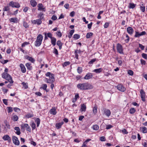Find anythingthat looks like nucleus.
<instances>
[{
	"label": "nucleus",
	"instance_id": "f257e3e1",
	"mask_svg": "<svg viewBox=\"0 0 147 147\" xmlns=\"http://www.w3.org/2000/svg\"><path fill=\"white\" fill-rule=\"evenodd\" d=\"M77 88L82 90H87L92 89L93 88V86L89 83H84L78 84L77 85Z\"/></svg>",
	"mask_w": 147,
	"mask_h": 147
},
{
	"label": "nucleus",
	"instance_id": "f03ea898",
	"mask_svg": "<svg viewBox=\"0 0 147 147\" xmlns=\"http://www.w3.org/2000/svg\"><path fill=\"white\" fill-rule=\"evenodd\" d=\"M46 76L49 78H46V82L49 83H53L55 81V78L54 77L53 74L50 72H47Z\"/></svg>",
	"mask_w": 147,
	"mask_h": 147
},
{
	"label": "nucleus",
	"instance_id": "7ed1b4c3",
	"mask_svg": "<svg viewBox=\"0 0 147 147\" xmlns=\"http://www.w3.org/2000/svg\"><path fill=\"white\" fill-rule=\"evenodd\" d=\"M43 39V36L41 34H39L37 36L36 40L35 42V45L36 47H39L41 44Z\"/></svg>",
	"mask_w": 147,
	"mask_h": 147
},
{
	"label": "nucleus",
	"instance_id": "20e7f679",
	"mask_svg": "<svg viewBox=\"0 0 147 147\" xmlns=\"http://www.w3.org/2000/svg\"><path fill=\"white\" fill-rule=\"evenodd\" d=\"M9 5L10 6L12 7H15L16 8H19L20 6V4L17 2H13V1H10L9 3Z\"/></svg>",
	"mask_w": 147,
	"mask_h": 147
},
{
	"label": "nucleus",
	"instance_id": "39448f33",
	"mask_svg": "<svg viewBox=\"0 0 147 147\" xmlns=\"http://www.w3.org/2000/svg\"><path fill=\"white\" fill-rule=\"evenodd\" d=\"M21 127L22 129H24L25 128L26 130L29 132H31V129L29 125L27 123L23 124L21 125Z\"/></svg>",
	"mask_w": 147,
	"mask_h": 147
},
{
	"label": "nucleus",
	"instance_id": "423d86ee",
	"mask_svg": "<svg viewBox=\"0 0 147 147\" xmlns=\"http://www.w3.org/2000/svg\"><path fill=\"white\" fill-rule=\"evenodd\" d=\"M117 52L121 54H123L122 46L119 43L117 44Z\"/></svg>",
	"mask_w": 147,
	"mask_h": 147
},
{
	"label": "nucleus",
	"instance_id": "0eeeda50",
	"mask_svg": "<svg viewBox=\"0 0 147 147\" xmlns=\"http://www.w3.org/2000/svg\"><path fill=\"white\" fill-rule=\"evenodd\" d=\"M117 88L118 90L121 92H124L126 90L124 86L121 84H118L117 86Z\"/></svg>",
	"mask_w": 147,
	"mask_h": 147
},
{
	"label": "nucleus",
	"instance_id": "6e6552de",
	"mask_svg": "<svg viewBox=\"0 0 147 147\" xmlns=\"http://www.w3.org/2000/svg\"><path fill=\"white\" fill-rule=\"evenodd\" d=\"M140 96L141 99L142 101L144 102L145 101V93L144 90L142 89L140 90Z\"/></svg>",
	"mask_w": 147,
	"mask_h": 147
},
{
	"label": "nucleus",
	"instance_id": "1a4fd4ad",
	"mask_svg": "<svg viewBox=\"0 0 147 147\" xmlns=\"http://www.w3.org/2000/svg\"><path fill=\"white\" fill-rule=\"evenodd\" d=\"M12 139L13 143L16 145H19V141L18 140L17 137L15 136H13Z\"/></svg>",
	"mask_w": 147,
	"mask_h": 147
},
{
	"label": "nucleus",
	"instance_id": "9d476101",
	"mask_svg": "<svg viewBox=\"0 0 147 147\" xmlns=\"http://www.w3.org/2000/svg\"><path fill=\"white\" fill-rule=\"evenodd\" d=\"M146 33L145 31H143L140 33H139L138 32L136 31L134 37H139L140 36L145 35Z\"/></svg>",
	"mask_w": 147,
	"mask_h": 147
},
{
	"label": "nucleus",
	"instance_id": "9b49d317",
	"mask_svg": "<svg viewBox=\"0 0 147 147\" xmlns=\"http://www.w3.org/2000/svg\"><path fill=\"white\" fill-rule=\"evenodd\" d=\"M32 24L37 25H40L42 23V21L40 19H38L36 20H34L32 21Z\"/></svg>",
	"mask_w": 147,
	"mask_h": 147
},
{
	"label": "nucleus",
	"instance_id": "f8f14e48",
	"mask_svg": "<svg viewBox=\"0 0 147 147\" xmlns=\"http://www.w3.org/2000/svg\"><path fill=\"white\" fill-rule=\"evenodd\" d=\"M37 7H38V10L43 11H45V8L44 7L42 3H39Z\"/></svg>",
	"mask_w": 147,
	"mask_h": 147
},
{
	"label": "nucleus",
	"instance_id": "ddd939ff",
	"mask_svg": "<svg viewBox=\"0 0 147 147\" xmlns=\"http://www.w3.org/2000/svg\"><path fill=\"white\" fill-rule=\"evenodd\" d=\"M56 109L55 107H53L52 108L50 109L49 111L50 114L54 115H55L57 113Z\"/></svg>",
	"mask_w": 147,
	"mask_h": 147
},
{
	"label": "nucleus",
	"instance_id": "4468645a",
	"mask_svg": "<svg viewBox=\"0 0 147 147\" xmlns=\"http://www.w3.org/2000/svg\"><path fill=\"white\" fill-rule=\"evenodd\" d=\"M20 67L21 69L22 72L23 73H25L26 71V69L24 65L22 64L21 63L20 65Z\"/></svg>",
	"mask_w": 147,
	"mask_h": 147
},
{
	"label": "nucleus",
	"instance_id": "2eb2a0df",
	"mask_svg": "<svg viewBox=\"0 0 147 147\" xmlns=\"http://www.w3.org/2000/svg\"><path fill=\"white\" fill-rule=\"evenodd\" d=\"M104 112L105 115L109 117L111 114V112L109 110L107 109H104Z\"/></svg>",
	"mask_w": 147,
	"mask_h": 147
},
{
	"label": "nucleus",
	"instance_id": "dca6fc26",
	"mask_svg": "<svg viewBox=\"0 0 147 147\" xmlns=\"http://www.w3.org/2000/svg\"><path fill=\"white\" fill-rule=\"evenodd\" d=\"M25 57L26 59L28 60L32 63H33L35 61V60L32 57L29 56L28 55L25 56Z\"/></svg>",
	"mask_w": 147,
	"mask_h": 147
},
{
	"label": "nucleus",
	"instance_id": "f3484780",
	"mask_svg": "<svg viewBox=\"0 0 147 147\" xmlns=\"http://www.w3.org/2000/svg\"><path fill=\"white\" fill-rule=\"evenodd\" d=\"M93 75L91 73H88L84 77V78L85 80H88L91 78Z\"/></svg>",
	"mask_w": 147,
	"mask_h": 147
},
{
	"label": "nucleus",
	"instance_id": "a211bd4d",
	"mask_svg": "<svg viewBox=\"0 0 147 147\" xmlns=\"http://www.w3.org/2000/svg\"><path fill=\"white\" fill-rule=\"evenodd\" d=\"M2 139L4 140H7L8 142L11 141V139L9 136L8 135L4 136L3 137Z\"/></svg>",
	"mask_w": 147,
	"mask_h": 147
},
{
	"label": "nucleus",
	"instance_id": "6ab92c4d",
	"mask_svg": "<svg viewBox=\"0 0 147 147\" xmlns=\"http://www.w3.org/2000/svg\"><path fill=\"white\" fill-rule=\"evenodd\" d=\"M127 31L128 33L131 35L134 32L133 29L130 27H129L127 28Z\"/></svg>",
	"mask_w": 147,
	"mask_h": 147
},
{
	"label": "nucleus",
	"instance_id": "aec40b11",
	"mask_svg": "<svg viewBox=\"0 0 147 147\" xmlns=\"http://www.w3.org/2000/svg\"><path fill=\"white\" fill-rule=\"evenodd\" d=\"M91 140V139H87L83 143V144L82 146V147H88V146L86 145V144H87L88 142L90 141Z\"/></svg>",
	"mask_w": 147,
	"mask_h": 147
},
{
	"label": "nucleus",
	"instance_id": "412c9836",
	"mask_svg": "<svg viewBox=\"0 0 147 147\" xmlns=\"http://www.w3.org/2000/svg\"><path fill=\"white\" fill-rule=\"evenodd\" d=\"M63 123V122L56 123L55 124V127L57 129H59L61 128Z\"/></svg>",
	"mask_w": 147,
	"mask_h": 147
},
{
	"label": "nucleus",
	"instance_id": "4be33fe9",
	"mask_svg": "<svg viewBox=\"0 0 147 147\" xmlns=\"http://www.w3.org/2000/svg\"><path fill=\"white\" fill-rule=\"evenodd\" d=\"M86 107L84 104H82L81 105L80 111L82 112H85L86 110Z\"/></svg>",
	"mask_w": 147,
	"mask_h": 147
},
{
	"label": "nucleus",
	"instance_id": "5701e85b",
	"mask_svg": "<svg viewBox=\"0 0 147 147\" xmlns=\"http://www.w3.org/2000/svg\"><path fill=\"white\" fill-rule=\"evenodd\" d=\"M25 65L28 69L30 70L32 69V67L31 66V64L30 63H26Z\"/></svg>",
	"mask_w": 147,
	"mask_h": 147
},
{
	"label": "nucleus",
	"instance_id": "b1692460",
	"mask_svg": "<svg viewBox=\"0 0 147 147\" xmlns=\"http://www.w3.org/2000/svg\"><path fill=\"white\" fill-rule=\"evenodd\" d=\"M8 76V77L6 79V80H7L9 83H13V80L11 76L10 75H9Z\"/></svg>",
	"mask_w": 147,
	"mask_h": 147
},
{
	"label": "nucleus",
	"instance_id": "393cba45",
	"mask_svg": "<svg viewBox=\"0 0 147 147\" xmlns=\"http://www.w3.org/2000/svg\"><path fill=\"white\" fill-rule=\"evenodd\" d=\"M9 75L7 73L3 72L2 74V77L3 78L6 79V78L8 77Z\"/></svg>",
	"mask_w": 147,
	"mask_h": 147
},
{
	"label": "nucleus",
	"instance_id": "a878e982",
	"mask_svg": "<svg viewBox=\"0 0 147 147\" xmlns=\"http://www.w3.org/2000/svg\"><path fill=\"white\" fill-rule=\"evenodd\" d=\"M9 75L7 73L3 72L2 74V77L3 78L6 79V78L8 77Z\"/></svg>",
	"mask_w": 147,
	"mask_h": 147
},
{
	"label": "nucleus",
	"instance_id": "bb28decb",
	"mask_svg": "<svg viewBox=\"0 0 147 147\" xmlns=\"http://www.w3.org/2000/svg\"><path fill=\"white\" fill-rule=\"evenodd\" d=\"M30 3L31 5L33 7H35L37 4V3L34 0H31Z\"/></svg>",
	"mask_w": 147,
	"mask_h": 147
},
{
	"label": "nucleus",
	"instance_id": "cd10ccee",
	"mask_svg": "<svg viewBox=\"0 0 147 147\" xmlns=\"http://www.w3.org/2000/svg\"><path fill=\"white\" fill-rule=\"evenodd\" d=\"M51 43L52 44L53 46H55L56 45V39L55 37L52 38L51 39Z\"/></svg>",
	"mask_w": 147,
	"mask_h": 147
},
{
	"label": "nucleus",
	"instance_id": "c85d7f7f",
	"mask_svg": "<svg viewBox=\"0 0 147 147\" xmlns=\"http://www.w3.org/2000/svg\"><path fill=\"white\" fill-rule=\"evenodd\" d=\"M102 70L103 69L102 68H99L95 69L93 70V71L97 73H99L101 72Z\"/></svg>",
	"mask_w": 147,
	"mask_h": 147
},
{
	"label": "nucleus",
	"instance_id": "c756f323",
	"mask_svg": "<svg viewBox=\"0 0 147 147\" xmlns=\"http://www.w3.org/2000/svg\"><path fill=\"white\" fill-rule=\"evenodd\" d=\"M57 45L59 46V49H61L62 48V46L63 43L60 40H58L57 42Z\"/></svg>",
	"mask_w": 147,
	"mask_h": 147
},
{
	"label": "nucleus",
	"instance_id": "7c9ffc66",
	"mask_svg": "<svg viewBox=\"0 0 147 147\" xmlns=\"http://www.w3.org/2000/svg\"><path fill=\"white\" fill-rule=\"evenodd\" d=\"M140 129L142 131L143 133H146L147 132V128L145 127H140Z\"/></svg>",
	"mask_w": 147,
	"mask_h": 147
},
{
	"label": "nucleus",
	"instance_id": "2f4dec72",
	"mask_svg": "<svg viewBox=\"0 0 147 147\" xmlns=\"http://www.w3.org/2000/svg\"><path fill=\"white\" fill-rule=\"evenodd\" d=\"M15 130L17 131L15 132L18 135H20V129L18 127H15L14 128Z\"/></svg>",
	"mask_w": 147,
	"mask_h": 147
},
{
	"label": "nucleus",
	"instance_id": "473e14b6",
	"mask_svg": "<svg viewBox=\"0 0 147 147\" xmlns=\"http://www.w3.org/2000/svg\"><path fill=\"white\" fill-rule=\"evenodd\" d=\"M47 87V85L46 84H44L42 85V86L40 87V89H43L44 90H45L46 92H48L46 88Z\"/></svg>",
	"mask_w": 147,
	"mask_h": 147
},
{
	"label": "nucleus",
	"instance_id": "72a5a7b5",
	"mask_svg": "<svg viewBox=\"0 0 147 147\" xmlns=\"http://www.w3.org/2000/svg\"><path fill=\"white\" fill-rule=\"evenodd\" d=\"M136 5V4L134 3H129L128 6V7L129 9H133Z\"/></svg>",
	"mask_w": 147,
	"mask_h": 147
},
{
	"label": "nucleus",
	"instance_id": "f704fd0d",
	"mask_svg": "<svg viewBox=\"0 0 147 147\" xmlns=\"http://www.w3.org/2000/svg\"><path fill=\"white\" fill-rule=\"evenodd\" d=\"M80 53V51L78 50H76L75 51L74 53L75 54V58L77 59H78V53Z\"/></svg>",
	"mask_w": 147,
	"mask_h": 147
},
{
	"label": "nucleus",
	"instance_id": "c9c22d12",
	"mask_svg": "<svg viewBox=\"0 0 147 147\" xmlns=\"http://www.w3.org/2000/svg\"><path fill=\"white\" fill-rule=\"evenodd\" d=\"M74 30H72L70 31L69 32V35L68 37L70 38H71L72 35L74 33Z\"/></svg>",
	"mask_w": 147,
	"mask_h": 147
},
{
	"label": "nucleus",
	"instance_id": "e433bc0d",
	"mask_svg": "<svg viewBox=\"0 0 147 147\" xmlns=\"http://www.w3.org/2000/svg\"><path fill=\"white\" fill-rule=\"evenodd\" d=\"M93 35V33L92 32H89L87 33L86 35V38H90Z\"/></svg>",
	"mask_w": 147,
	"mask_h": 147
},
{
	"label": "nucleus",
	"instance_id": "4c0bfd02",
	"mask_svg": "<svg viewBox=\"0 0 147 147\" xmlns=\"http://www.w3.org/2000/svg\"><path fill=\"white\" fill-rule=\"evenodd\" d=\"M18 119V116L16 115H14L12 117V119L14 121H17Z\"/></svg>",
	"mask_w": 147,
	"mask_h": 147
},
{
	"label": "nucleus",
	"instance_id": "58836bf2",
	"mask_svg": "<svg viewBox=\"0 0 147 147\" xmlns=\"http://www.w3.org/2000/svg\"><path fill=\"white\" fill-rule=\"evenodd\" d=\"M136 111V109L134 108H131L129 109V113L131 114L134 113Z\"/></svg>",
	"mask_w": 147,
	"mask_h": 147
},
{
	"label": "nucleus",
	"instance_id": "ea45409f",
	"mask_svg": "<svg viewBox=\"0 0 147 147\" xmlns=\"http://www.w3.org/2000/svg\"><path fill=\"white\" fill-rule=\"evenodd\" d=\"M35 121L36 123L37 126L38 127L40 123V119L38 118H37L35 120Z\"/></svg>",
	"mask_w": 147,
	"mask_h": 147
},
{
	"label": "nucleus",
	"instance_id": "a19ab883",
	"mask_svg": "<svg viewBox=\"0 0 147 147\" xmlns=\"http://www.w3.org/2000/svg\"><path fill=\"white\" fill-rule=\"evenodd\" d=\"M22 84L23 87L25 89H26L28 88V83H27L23 82L22 83Z\"/></svg>",
	"mask_w": 147,
	"mask_h": 147
},
{
	"label": "nucleus",
	"instance_id": "79ce46f5",
	"mask_svg": "<svg viewBox=\"0 0 147 147\" xmlns=\"http://www.w3.org/2000/svg\"><path fill=\"white\" fill-rule=\"evenodd\" d=\"M38 17L41 20L43 19L44 18L43 14L42 13H40L38 16Z\"/></svg>",
	"mask_w": 147,
	"mask_h": 147
},
{
	"label": "nucleus",
	"instance_id": "37998d69",
	"mask_svg": "<svg viewBox=\"0 0 147 147\" xmlns=\"http://www.w3.org/2000/svg\"><path fill=\"white\" fill-rule=\"evenodd\" d=\"M92 111H93V113L94 114H96V113L97 112V107L96 106H95V107H94L93 108Z\"/></svg>",
	"mask_w": 147,
	"mask_h": 147
},
{
	"label": "nucleus",
	"instance_id": "c03bdc74",
	"mask_svg": "<svg viewBox=\"0 0 147 147\" xmlns=\"http://www.w3.org/2000/svg\"><path fill=\"white\" fill-rule=\"evenodd\" d=\"M80 38V35L79 34H75L73 36V38L75 39V40H77L79 38Z\"/></svg>",
	"mask_w": 147,
	"mask_h": 147
},
{
	"label": "nucleus",
	"instance_id": "a18cd8bd",
	"mask_svg": "<svg viewBox=\"0 0 147 147\" xmlns=\"http://www.w3.org/2000/svg\"><path fill=\"white\" fill-rule=\"evenodd\" d=\"M30 125L32 127V130H34L35 129L36 127V124L33 121L31 123V124H30Z\"/></svg>",
	"mask_w": 147,
	"mask_h": 147
},
{
	"label": "nucleus",
	"instance_id": "49530a36",
	"mask_svg": "<svg viewBox=\"0 0 147 147\" xmlns=\"http://www.w3.org/2000/svg\"><path fill=\"white\" fill-rule=\"evenodd\" d=\"M92 128L94 130H97L99 129V127L98 125H93Z\"/></svg>",
	"mask_w": 147,
	"mask_h": 147
},
{
	"label": "nucleus",
	"instance_id": "de8ad7c7",
	"mask_svg": "<svg viewBox=\"0 0 147 147\" xmlns=\"http://www.w3.org/2000/svg\"><path fill=\"white\" fill-rule=\"evenodd\" d=\"M33 116V114H30V113H28L27 115H26L25 116V117L27 118H31V117H32Z\"/></svg>",
	"mask_w": 147,
	"mask_h": 147
},
{
	"label": "nucleus",
	"instance_id": "09e8293b",
	"mask_svg": "<svg viewBox=\"0 0 147 147\" xmlns=\"http://www.w3.org/2000/svg\"><path fill=\"white\" fill-rule=\"evenodd\" d=\"M11 22L15 23L17 21V18H11L9 19Z\"/></svg>",
	"mask_w": 147,
	"mask_h": 147
},
{
	"label": "nucleus",
	"instance_id": "8fccbe9b",
	"mask_svg": "<svg viewBox=\"0 0 147 147\" xmlns=\"http://www.w3.org/2000/svg\"><path fill=\"white\" fill-rule=\"evenodd\" d=\"M70 64V63L69 61H66L62 65L63 67H65L67 65H69Z\"/></svg>",
	"mask_w": 147,
	"mask_h": 147
},
{
	"label": "nucleus",
	"instance_id": "3c124183",
	"mask_svg": "<svg viewBox=\"0 0 147 147\" xmlns=\"http://www.w3.org/2000/svg\"><path fill=\"white\" fill-rule=\"evenodd\" d=\"M7 109L8 113H10L13 111V109L11 107H7Z\"/></svg>",
	"mask_w": 147,
	"mask_h": 147
},
{
	"label": "nucleus",
	"instance_id": "603ef678",
	"mask_svg": "<svg viewBox=\"0 0 147 147\" xmlns=\"http://www.w3.org/2000/svg\"><path fill=\"white\" fill-rule=\"evenodd\" d=\"M77 70L79 74L81 73L82 71V67H78Z\"/></svg>",
	"mask_w": 147,
	"mask_h": 147
},
{
	"label": "nucleus",
	"instance_id": "864d4df0",
	"mask_svg": "<svg viewBox=\"0 0 147 147\" xmlns=\"http://www.w3.org/2000/svg\"><path fill=\"white\" fill-rule=\"evenodd\" d=\"M56 34L59 37H61L62 36L61 32L60 31H58L57 32Z\"/></svg>",
	"mask_w": 147,
	"mask_h": 147
},
{
	"label": "nucleus",
	"instance_id": "5fc2aeb1",
	"mask_svg": "<svg viewBox=\"0 0 147 147\" xmlns=\"http://www.w3.org/2000/svg\"><path fill=\"white\" fill-rule=\"evenodd\" d=\"M4 123L5 124L6 127L8 129L10 128V125L8 123L7 121L5 120L4 121Z\"/></svg>",
	"mask_w": 147,
	"mask_h": 147
},
{
	"label": "nucleus",
	"instance_id": "6e6d98bb",
	"mask_svg": "<svg viewBox=\"0 0 147 147\" xmlns=\"http://www.w3.org/2000/svg\"><path fill=\"white\" fill-rule=\"evenodd\" d=\"M9 10V8L8 6H5L3 9L4 11H7Z\"/></svg>",
	"mask_w": 147,
	"mask_h": 147
},
{
	"label": "nucleus",
	"instance_id": "4d7b16f0",
	"mask_svg": "<svg viewBox=\"0 0 147 147\" xmlns=\"http://www.w3.org/2000/svg\"><path fill=\"white\" fill-rule=\"evenodd\" d=\"M128 74L131 76H132L133 75V71L131 70H129L128 71Z\"/></svg>",
	"mask_w": 147,
	"mask_h": 147
},
{
	"label": "nucleus",
	"instance_id": "13d9d810",
	"mask_svg": "<svg viewBox=\"0 0 147 147\" xmlns=\"http://www.w3.org/2000/svg\"><path fill=\"white\" fill-rule=\"evenodd\" d=\"M53 53L56 55H58V51L55 48H54Z\"/></svg>",
	"mask_w": 147,
	"mask_h": 147
},
{
	"label": "nucleus",
	"instance_id": "bf43d9fd",
	"mask_svg": "<svg viewBox=\"0 0 147 147\" xmlns=\"http://www.w3.org/2000/svg\"><path fill=\"white\" fill-rule=\"evenodd\" d=\"M29 44V42H24V43H23L22 45V47H24L26 45H28Z\"/></svg>",
	"mask_w": 147,
	"mask_h": 147
},
{
	"label": "nucleus",
	"instance_id": "052dcab7",
	"mask_svg": "<svg viewBox=\"0 0 147 147\" xmlns=\"http://www.w3.org/2000/svg\"><path fill=\"white\" fill-rule=\"evenodd\" d=\"M142 56L143 58L145 59H147V54L144 53H143L142 55Z\"/></svg>",
	"mask_w": 147,
	"mask_h": 147
},
{
	"label": "nucleus",
	"instance_id": "680f3d73",
	"mask_svg": "<svg viewBox=\"0 0 147 147\" xmlns=\"http://www.w3.org/2000/svg\"><path fill=\"white\" fill-rule=\"evenodd\" d=\"M96 60V59H92L89 62V64H93Z\"/></svg>",
	"mask_w": 147,
	"mask_h": 147
},
{
	"label": "nucleus",
	"instance_id": "e2e57ef3",
	"mask_svg": "<svg viewBox=\"0 0 147 147\" xmlns=\"http://www.w3.org/2000/svg\"><path fill=\"white\" fill-rule=\"evenodd\" d=\"M23 26L26 28H28L29 26L28 24L25 22H23Z\"/></svg>",
	"mask_w": 147,
	"mask_h": 147
},
{
	"label": "nucleus",
	"instance_id": "0e129e2a",
	"mask_svg": "<svg viewBox=\"0 0 147 147\" xmlns=\"http://www.w3.org/2000/svg\"><path fill=\"white\" fill-rule=\"evenodd\" d=\"M7 101L8 100L6 99H3V103L6 105H8Z\"/></svg>",
	"mask_w": 147,
	"mask_h": 147
},
{
	"label": "nucleus",
	"instance_id": "69168bd1",
	"mask_svg": "<svg viewBox=\"0 0 147 147\" xmlns=\"http://www.w3.org/2000/svg\"><path fill=\"white\" fill-rule=\"evenodd\" d=\"M141 63L143 65H145L146 64V61L143 60V59H141L140 60Z\"/></svg>",
	"mask_w": 147,
	"mask_h": 147
},
{
	"label": "nucleus",
	"instance_id": "338daca9",
	"mask_svg": "<svg viewBox=\"0 0 147 147\" xmlns=\"http://www.w3.org/2000/svg\"><path fill=\"white\" fill-rule=\"evenodd\" d=\"M122 132L125 134H128V132L127 131L126 129H123L122 131Z\"/></svg>",
	"mask_w": 147,
	"mask_h": 147
},
{
	"label": "nucleus",
	"instance_id": "774afa93",
	"mask_svg": "<svg viewBox=\"0 0 147 147\" xmlns=\"http://www.w3.org/2000/svg\"><path fill=\"white\" fill-rule=\"evenodd\" d=\"M100 140L102 141H105L106 139L104 136H102L100 138Z\"/></svg>",
	"mask_w": 147,
	"mask_h": 147
}]
</instances>
